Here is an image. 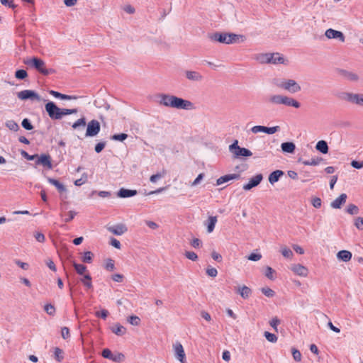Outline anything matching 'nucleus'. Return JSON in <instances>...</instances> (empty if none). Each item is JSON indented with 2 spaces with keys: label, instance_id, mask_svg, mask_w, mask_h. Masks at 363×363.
I'll list each match as a JSON object with an SVG mask.
<instances>
[{
  "label": "nucleus",
  "instance_id": "obj_1",
  "mask_svg": "<svg viewBox=\"0 0 363 363\" xmlns=\"http://www.w3.org/2000/svg\"><path fill=\"white\" fill-rule=\"evenodd\" d=\"M72 128L77 130H83L86 127L85 136H95L100 130V123L97 120L93 119L86 125V118L82 117L75 121Z\"/></svg>",
  "mask_w": 363,
  "mask_h": 363
},
{
  "label": "nucleus",
  "instance_id": "obj_2",
  "mask_svg": "<svg viewBox=\"0 0 363 363\" xmlns=\"http://www.w3.org/2000/svg\"><path fill=\"white\" fill-rule=\"evenodd\" d=\"M242 37L243 36L240 35L220 32H216L208 35V38L211 41L218 42L228 45L236 43L240 39V38Z\"/></svg>",
  "mask_w": 363,
  "mask_h": 363
},
{
  "label": "nucleus",
  "instance_id": "obj_3",
  "mask_svg": "<svg viewBox=\"0 0 363 363\" xmlns=\"http://www.w3.org/2000/svg\"><path fill=\"white\" fill-rule=\"evenodd\" d=\"M25 63L28 65L33 67L36 70H38L40 73L45 76L49 75L55 72V70L53 69H47L45 67V62L43 60L38 57H34L32 59L26 61Z\"/></svg>",
  "mask_w": 363,
  "mask_h": 363
},
{
  "label": "nucleus",
  "instance_id": "obj_4",
  "mask_svg": "<svg viewBox=\"0 0 363 363\" xmlns=\"http://www.w3.org/2000/svg\"><path fill=\"white\" fill-rule=\"evenodd\" d=\"M277 86L290 93L294 94L301 91V86L294 79L279 80L276 83Z\"/></svg>",
  "mask_w": 363,
  "mask_h": 363
},
{
  "label": "nucleus",
  "instance_id": "obj_5",
  "mask_svg": "<svg viewBox=\"0 0 363 363\" xmlns=\"http://www.w3.org/2000/svg\"><path fill=\"white\" fill-rule=\"evenodd\" d=\"M229 150L235 158H240L242 157H250L252 155V152L245 147H240L238 145V141L235 140L233 144L229 146Z\"/></svg>",
  "mask_w": 363,
  "mask_h": 363
},
{
  "label": "nucleus",
  "instance_id": "obj_6",
  "mask_svg": "<svg viewBox=\"0 0 363 363\" xmlns=\"http://www.w3.org/2000/svg\"><path fill=\"white\" fill-rule=\"evenodd\" d=\"M340 98L345 101L363 106V94L343 92L342 93Z\"/></svg>",
  "mask_w": 363,
  "mask_h": 363
},
{
  "label": "nucleus",
  "instance_id": "obj_7",
  "mask_svg": "<svg viewBox=\"0 0 363 363\" xmlns=\"http://www.w3.org/2000/svg\"><path fill=\"white\" fill-rule=\"evenodd\" d=\"M45 108L46 112L48 113L49 117L52 120H60L62 119V113L61 108L57 107V106L53 101L48 102Z\"/></svg>",
  "mask_w": 363,
  "mask_h": 363
},
{
  "label": "nucleus",
  "instance_id": "obj_8",
  "mask_svg": "<svg viewBox=\"0 0 363 363\" xmlns=\"http://www.w3.org/2000/svg\"><path fill=\"white\" fill-rule=\"evenodd\" d=\"M279 126H274V127H266L263 125H255L251 128L249 130H246V134H257L259 133H264L268 135H272L277 132L279 130Z\"/></svg>",
  "mask_w": 363,
  "mask_h": 363
},
{
  "label": "nucleus",
  "instance_id": "obj_9",
  "mask_svg": "<svg viewBox=\"0 0 363 363\" xmlns=\"http://www.w3.org/2000/svg\"><path fill=\"white\" fill-rule=\"evenodd\" d=\"M16 95L18 99L22 101L30 100L40 101L42 100L41 97L36 91L30 89L18 91Z\"/></svg>",
  "mask_w": 363,
  "mask_h": 363
},
{
  "label": "nucleus",
  "instance_id": "obj_10",
  "mask_svg": "<svg viewBox=\"0 0 363 363\" xmlns=\"http://www.w3.org/2000/svg\"><path fill=\"white\" fill-rule=\"evenodd\" d=\"M174 103L173 108L182 110H193L195 108L194 104L191 101L177 96H176Z\"/></svg>",
  "mask_w": 363,
  "mask_h": 363
},
{
  "label": "nucleus",
  "instance_id": "obj_11",
  "mask_svg": "<svg viewBox=\"0 0 363 363\" xmlns=\"http://www.w3.org/2000/svg\"><path fill=\"white\" fill-rule=\"evenodd\" d=\"M157 97L159 98L158 103L160 105L169 108L174 107V101L175 100L176 96L167 94H160L157 96Z\"/></svg>",
  "mask_w": 363,
  "mask_h": 363
},
{
  "label": "nucleus",
  "instance_id": "obj_12",
  "mask_svg": "<svg viewBox=\"0 0 363 363\" xmlns=\"http://www.w3.org/2000/svg\"><path fill=\"white\" fill-rule=\"evenodd\" d=\"M263 179V175L262 174H257L253 177L250 178L248 183L243 185V189L249 191L254 187L257 186Z\"/></svg>",
  "mask_w": 363,
  "mask_h": 363
},
{
  "label": "nucleus",
  "instance_id": "obj_13",
  "mask_svg": "<svg viewBox=\"0 0 363 363\" xmlns=\"http://www.w3.org/2000/svg\"><path fill=\"white\" fill-rule=\"evenodd\" d=\"M325 35L328 39H338L340 42L344 43L345 37L341 31L336 30L332 28L326 30Z\"/></svg>",
  "mask_w": 363,
  "mask_h": 363
},
{
  "label": "nucleus",
  "instance_id": "obj_14",
  "mask_svg": "<svg viewBox=\"0 0 363 363\" xmlns=\"http://www.w3.org/2000/svg\"><path fill=\"white\" fill-rule=\"evenodd\" d=\"M347 199V196L346 194H341L337 199L331 202L330 206L335 209L340 208L345 203Z\"/></svg>",
  "mask_w": 363,
  "mask_h": 363
},
{
  "label": "nucleus",
  "instance_id": "obj_15",
  "mask_svg": "<svg viewBox=\"0 0 363 363\" xmlns=\"http://www.w3.org/2000/svg\"><path fill=\"white\" fill-rule=\"evenodd\" d=\"M108 230L116 235H121L128 230V228L124 224H118L108 227Z\"/></svg>",
  "mask_w": 363,
  "mask_h": 363
},
{
  "label": "nucleus",
  "instance_id": "obj_16",
  "mask_svg": "<svg viewBox=\"0 0 363 363\" xmlns=\"http://www.w3.org/2000/svg\"><path fill=\"white\" fill-rule=\"evenodd\" d=\"M174 352L176 357L182 362L184 363L186 354L181 343L178 342L174 345Z\"/></svg>",
  "mask_w": 363,
  "mask_h": 363
},
{
  "label": "nucleus",
  "instance_id": "obj_17",
  "mask_svg": "<svg viewBox=\"0 0 363 363\" xmlns=\"http://www.w3.org/2000/svg\"><path fill=\"white\" fill-rule=\"evenodd\" d=\"M338 72L342 77L348 81L357 82L359 80L358 75L352 72H350L345 69H340Z\"/></svg>",
  "mask_w": 363,
  "mask_h": 363
},
{
  "label": "nucleus",
  "instance_id": "obj_18",
  "mask_svg": "<svg viewBox=\"0 0 363 363\" xmlns=\"http://www.w3.org/2000/svg\"><path fill=\"white\" fill-rule=\"evenodd\" d=\"M138 194L137 190L128 189L125 188H121L118 192L117 196L120 198H129L134 196Z\"/></svg>",
  "mask_w": 363,
  "mask_h": 363
},
{
  "label": "nucleus",
  "instance_id": "obj_19",
  "mask_svg": "<svg viewBox=\"0 0 363 363\" xmlns=\"http://www.w3.org/2000/svg\"><path fill=\"white\" fill-rule=\"evenodd\" d=\"M291 270L296 274L303 277H307L308 273V269L306 267H304L300 264H294L291 267Z\"/></svg>",
  "mask_w": 363,
  "mask_h": 363
},
{
  "label": "nucleus",
  "instance_id": "obj_20",
  "mask_svg": "<svg viewBox=\"0 0 363 363\" xmlns=\"http://www.w3.org/2000/svg\"><path fill=\"white\" fill-rule=\"evenodd\" d=\"M269 60V64H286V60L279 52L270 53Z\"/></svg>",
  "mask_w": 363,
  "mask_h": 363
},
{
  "label": "nucleus",
  "instance_id": "obj_21",
  "mask_svg": "<svg viewBox=\"0 0 363 363\" xmlns=\"http://www.w3.org/2000/svg\"><path fill=\"white\" fill-rule=\"evenodd\" d=\"M240 177V175L239 174H225L220 177H219L216 181L217 185H221L223 183L228 182L233 179H238Z\"/></svg>",
  "mask_w": 363,
  "mask_h": 363
},
{
  "label": "nucleus",
  "instance_id": "obj_22",
  "mask_svg": "<svg viewBox=\"0 0 363 363\" xmlns=\"http://www.w3.org/2000/svg\"><path fill=\"white\" fill-rule=\"evenodd\" d=\"M186 77L192 82H201L203 79V76L198 72L187 70L185 72Z\"/></svg>",
  "mask_w": 363,
  "mask_h": 363
},
{
  "label": "nucleus",
  "instance_id": "obj_23",
  "mask_svg": "<svg viewBox=\"0 0 363 363\" xmlns=\"http://www.w3.org/2000/svg\"><path fill=\"white\" fill-rule=\"evenodd\" d=\"M236 292L244 299H247L252 294V290L247 286H238L235 289Z\"/></svg>",
  "mask_w": 363,
  "mask_h": 363
},
{
  "label": "nucleus",
  "instance_id": "obj_24",
  "mask_svg": "<svg viewBox=\"0 0 363 363\" xmlns=\"http://www.w3.org/2000/svg\"><path fill=\"white\" fill-rule=\"evenodd\" d=\"M48 182L55 186L56 187V189H57V191L60 193V194H62L64 192H67V189L65 187V186L60 182L58 180L55 179H53V178H50L48 177Z\"/></svg>",
  "mask_w": 363,
  "mask_h": 363
},
{
  "label": "nucleus",
  "instance_id": "obj_25",
  "mask_svg": "<svg viewBox=\"0 0 363 363\" xmlns=\"http://www.w3.org/2000/svg\"><path fill=\"white\" fill-rule=\"evenodd\" d=\"M284 174V172L282 170H275L272 172L269 175V182L271 184H274V183L277 182L281 177H282Z\"/></svg>",
  "mask_w": 363,
  "mask_h": 363
},
{
  "label": "nucleus",
  "instance_id": "obj_26",
  "mask_svg": "<svg viewBox=\"0 0 363 363\" xmlns=\"http://www.w3.org/2000/svg\"><path fill=\"white\" fill-rule=\"evenodd\" d=\"M217 216H209L208 220L205 221L204 225L207 228L208 233H212L217 223Z\"/></svg>",
  "mask_w": 363,
  "mask_h": 363
},
{
  "label": "nucleus",
  "instance_id": "obj_27",
  "mask_svg": "<svg viewBox=\"0 0 363 363\" xmlns=\"http://www.w3.org/2000/svg\"><path fill=\"white\" fill-rule=\"evenodd\" d=\"M39 162L43 167H48L49 169L52 168L51 157L49 155L42 154L39 157Z\"/></svg>",
  "mask_w": 363,
  "mask_h": 363
},
{
  "label": "nucleus",
  "instance_id": "obj_28",
  "mask_svg": "<svg viewBox=\"0 0 363 363\" xmlns=\"http://www.w3.org/2000/svg\"><path fill=\"white\" fill-rule=\"evenodd\" d=\"M111 330L114 334L122 336L126 333V328L121 325L120 323H116L111 328Z\"/></svg>",
  "mask_w": 363,
  "mask_h": 363
},
{
  "label": "nucleus",
  "instance_id": "obj_29",
  "mask_svg": "<svg viewBox=\"0 0 363 363\" xmlns=\"http://www.w3.org/2000/svg\"><path fill=\"white\" fill-rule=\"evenodd\" d=\"M337 257L338 259L346 262L352 259V253L348 250H340L337 252Z\"/></svg>",
  "mask_w": 363,
  "mask_h": 363
},
{
  "label": "nucleus",
  "instance_id": "obj_30",
  "mask_svg": "<svg viewBox=\"0 0 363 363\" xmlns=\"http://www.w3.org/2000/svg\"><path fill=\"white\" fill-rule=\"evenodd\" d=\"M281 150L286 153H294L296 149L295 144L292 142H285L281 145Z\"/></svg>",
  "mask_w": 363,
  "mask_h": 363
},
{
  "label": "nucleus",
  "instance_id": "obj_31",
  "mask_svg": "<svg viewBox=\"0 0 363 363\" xmlns=\"http://www.w3.org/2000/svg\"><path fill=\"white\" fill-rule=\"evenodd\" d=\"M283 105L287 106H292L296 108H298L300 107L301 104L298 101L294 99L293 98L285 96Z\"/></svg>",
  "mask_w": 363,
  "mask_h": 363
},
{
  "label": "nucleus",
  "instance_id": "obj_32",
  "mask_svg": "<svg viewBox=\"0 0 363 363\" xmlns=\"http://www.w3.org/2000/svg\"><path fill=\"white\" fill-rule=\"evenodd\" d=\"M315 148L323 154H326L328 152V145L327 142L325 140L318 141L315 145Z\"/></svg>",
  "mask_w": 363,
  "mask_h": 363
},
{
  "label": "nucleus",
  "instance_id": "obj_33",
  "mask_svg": "<svg viewBox=\"0 0 363 363\" xmlns=\"http://www.w3.org/2000/svg\"><path fill=\"white\" fill-rule=\"evenodd\" d=\"M270 53H260L255 56V60L261 64H269Z\"/></svg>",
  "mask_w": 363,
  "mask_h": 363
},
{
  "label": "nucleus",
  "instance_id": "obj_34",
  "mask_svg": "<svg viewBox=\"0 0 363 363\" xmlns=\"http://www.w3.org/2000/svg\"><path fill=\"white\" fill-rule=\"evenodd\" d=\"M80 281L86 288V289H91L93 288L91 277L89 274H85L84 277L80 279Z\"/></svg>",
  "mask_w": 363,
  "mask_h": 363
},
{
  "label": "nucleus",
  "instance_id": "obj_35",
  "mask_svg": "<svg viewBox=\"0 0 363 363\" xmlns=\"http://www.w3.org/2000/svg\"><path fill=\"white\" fill-rule=\"evenodd\" d=\"M54 357L57 362H62L64 359V352L59 347H55Z\"/></svg>",
  "mask_w": 363,
  "mask_h": 363
},
{
  "label": "nucleus",
  "instance_id": "obj_36",
  "mask_svg": "<svg viewBox=\"0 0 363 363\" xmlns=\"http://www.w3.org/2000/svg\"><path fill=\"white\" fill-rule=\"evenodd\" d=\"M286 96L274 95L269 99V101L274 104H283Z\"/></svg>",
  "mask_w": 363,
  "mask_h": 363
},
{
  "label": "nucleus",
  "instance_id": "obj_37",
  "mask_svg": "<svg viewBox=\"0 0 363 363\" xmlns=\"http://www.w3.org/2000/svg\"><path fill=\"white\" fill-rule=\"evenodd\" d=\"M359 211L358 206L352 203L349 204L346 208V212L350 215H357Z\"/></svg>",
  "mask_w": 363,
  "mask_h": 363
},
{
  "label": "nucleus",
  "instance_id": "obj_38",
  "mask_svg": "<svg viewBox=\"0 0 363 363\" xmlns=\"http://www.w3.org/2000/svg\"><path fill=\"white\" fill-rule=\"evenodd\" d=\"M94 254L90 251L84 253L82 261L85 263H91L92 262Z\"/></svg>",
  "mask_w": 363,
  "mask_h": 363
},
{
  "label": "nucleus",
  "instance_id": "obj_39",
  "mask_svg": "<svg viewBox=\"0 0 363 363\" xmlns=\"http://www.w3.org/2000/svg\"><path fill=\"white\" fill-rule=\"evenodd\" d=\"M323 159L321 157L313 158L311 160H304L302 161V163L304 165H312L315 166L318 165Z\"/></svg>",
  "mask_w": 363,
  "mask_h": 363
},
{
  "label": "nucleus",
  "instance_id": "obj_40",
  "mask_svg": "<svg viewBox=\"0 0 363 363\" xmlns=\"http://www.w3.org/2000/svg\"><path fill=\"white\" fill-rule=\"evenodd\" d=\"M73 266L77 272V274L82 275L84 272L86 270V267L82 264H78L76 262L73 263Z\"/></svg>",
  "mask_w": 363,
  "mask_h": 363
},
{
  "label": "nucleus",
  "instance_id": "obj_41",
  "mask_svg": "<svg viewBox=\"0 0 363 363\" xmlns=\"http://www.w3.org/2000/svg\"><path fill=\"white\" fill-rule=\"evenodd\" d=\"M275 274V270H274L271 267H267L265 268L264 275L270 280H274L275 277L274 274Z\"/></svg>",
  "mask_w": 363,
  "mask_h": 363
},
{
  "label": "nucleus",
  "instance_id": "obj_42",
  "mask_svg": "<svg viewBox=\"0 0 363 363\" xmlns=\"http://www.w3.org/2000/svg\"><path fill=\"white\" fill-rule=\"evenodd\" d=\"M281 253L285 258L287 259L291 258L294 255L291 250L286 247H284L281 249Z\"/></svg>",
  "mask_w": 363,
  "mask_h": 363
},
{
  "label": "nucleus",
  "instance_id": "obj_43",
  "mask_svg": "<svg viewBox=\"0 0 363 363\" xmlns=\"http://www.w3.org/2000/svg\"><path fill=\"white\" fill-rule=\"evenodd\" d=\"M6 126L11 130L16 131L19 129L18 125L13 120L6 122Z\"/></svg>",
  "mask_w": 363,
  "mask_h": 363
},
{
  "label": "nucleus",
  "instance_id": "obj_44",
  "mask_svg": "<svg viewBox=\"0 0 363 363\" xmlns=\"http://www.w3.org/2000/svg\"><path fill=\"white\" fill-rule=\"evenodd\" d=\"M140 321H141V320H140V318L138 316H137V315H130V316L128 318V322L130 324H131V325H135V326H138V325H140Z\"/></svg>",
  "mask_w": 363,
  "mask_h": 363
},
{
  "label": "nucleus",
  "instance_id": "obj_45",
  "mask_svg": "<svg viewBox=\"0 0 363 363\" xmlns=\"http://www.w3.org/2000/svg\"><path fill=\"white\" fill-rule=\"evenodd\" d=\"M264 336L265 337V338L270 342H276L277 341V336L274 334V333H271L269 332H264Z\"/></svg>",
  "mask_w": 363,
  "mask_h": 363
},
{
  "label": "nucleus",
  "instance_id": "obj_46",
  "mask_svg": "<svg viewBox=\"0 0 363 363\" xmlns=\"http://www.w3.org/2000/svg\"><path fill=\"white\" fill-rule=\"evenodd\" d=\"M165 174V171L163 170L162 172H158L155 174H152L150 178V181L152 183H155L157 182L160 179H161L162 177H163Z\"/></svg>",
  "mask_w": 363,
  "mask_h": 363
},
{
  "label": "nucleus",
  "instance_id": "obj_47",
  "mask_svg": "<svg viewBox=\"0 0 363 363\" xmlns=\"http://www.w3.org/2000/svg\"><path fill=\"white\" fill-rule=\"evenodd\" d=\"M28 76V73L25 69H18L15 72V77L18 79H24Z\"/></svg>",
  "mask_w": 363,
  "mask_h": 363
},
{
  "label": "nucleus",
  "instance_id": "obj_48",
  "mask_svg": "<svg viewBox=\"0 0 363 363\" xmlns=\"http://www.w3.org/2000/svg\"><path fill=\"white\" fill-rule=\"evenodd\" d=\"M125 356L123 353L118 352L117 354H113L111 360L115 362H121L124 360Z\"/></svg>",
  "mask_w": 363,
  "mask_h": 363
},
{
  "label": "nucleus",
  "instance_id": "obj_49",
  "mask_svg": "<svg viewBox=\"0 0 363 363\" xmlns=\"http://www.w3.org/2000/svg\"><path fill=\"white\" fill-rule=\"evenodd\" d=\"M33 236L35 238V240L40 243H43L45 241V235L41 232L35 231L33 233Z\"/></svg>",
  "mask_w": 363,
  "mask_h": 363
},
{
  "label": "nucleus",
  "instance_id": "obj_50",
  "mask_svg": "<svg viewBox=\"0 0 363 363\" xmlns=\"http://www.w3.org/2000/svg\"><path fill=\"white\" fill-rule=\"evenodd\" d=\"M291 353H292L293 358L296 362L301 361V354L299 350L293 347L291 349Z\"/></svg>",
  "mask_w": 363,
  "mask_h": 363
},
{
  "label": "nucleus",
  "instance_id": "obj_51",
  "mask_svg": "<svg viewBox=\"0 0 363 363\" xmlns=\"http://www.w3.org/2000/svg\"><path fill=\"white\" fill-rule=\"evenodd\" d=\"M44 309L45 312L50 315H54L55 313V308L51 303H48L45 306Z\"/></svg>",
  "mask_w": 363,
  "mask_h": 363
},
{
  "label": "nucleus",
  "instance_id": "obj_52",
  "mask_svg": "<svg viewBox=\"0 0 363 363\" xmlns=\"http://www.w3.org/2000/svg\"><path fill=\"white\" fill-rule=\"evenodd\" d=\"M354 225L358 230H363V218L362 217L355 218Z\"/></svg>",
  "mask_w": 363,
  "mask_h": 363
},
{
  "label": "nucleus",
  "instance_id": "obj_53",
  "mask_svg": "<svg viewBox=\"0 0 363 363\" xmlns=\"http://www.w3.org/2000/svg\"><path fill=\"white\" fill-rule=\"evenodd\" d=\"M105 269L110 272H112L115 269L114 261L112 259L109 258L106 260Z\"/></svg>",
  "mask_w": 363,
  "mask_h": 363
},
{
  "label": "nucleus",
  "instance_id": "obj_54",
  "mask_svg": "<svg viewBox=\"0 0 363 363\" xmlns=\"http://www.w3.org/2000/svg\"><path fill=\"white\" fill-rule=\"evenodd\" d=\"M185 257L192 261L198 259V255L193 251H186L184 253Z\"/></svg>",
  "mask_w": 363,
  "mask_h": 363
},
{
  "label": "nucleus",
  "instance_id": "obj_55",
  "mask_svg": "<svg viewBox=\"0 0 363 363\" xmlns=\"http://www.w3.org/2000/svg\"><path fill=\"white\" fill-rule=\"evenodd\" d=\"M108 313H109L106 309H102L100 311H96L95 313V316L105 320L108 317Z\"/></svg>",
  "mask_w": 363,
  "mask_h": 363
},
{
  "label": "nucleus",
  "instance_id": "obj_56",
  "mask_svg": "<svg viewBox=\"0 0 363 363\" xmlns=\"http://www.w3.org/2000/svg\"><path fill=\"white\" fill-rule=\"evenodd\" d=\"M21 125L23 128L28 130H30L33 128L30 120L28 118H24L21 123Z\"/></svg>",
  "mask_w": 363,
  "mask_h": 363
},
{
  "label": "nucleus",
  "instance_id": "obj_57",
  "mask_svg": "<svg viewBox=\"0 0 363 363\" xmlns=\"http://www.w3.org/2000/svg\"><path fill=\"white\" fill-rule=\"evenodd\" d=\"M261 291L267 297H273L275 294L274 291L268 287L262 288Z\"/></svg>",
  "mask_w": 363,
  "mask_h": 363
},
{
  "label": "nucleus",
  "instance_id": "obj_58",
  "mask_svg": "<svg viewBox=\"0 0 363 363\" xmlns=\"http://www.w3.org/2000/svg\"><path fill=\"white\" fill-rule=\"evenodd\" d=\"M206 274L211 277H216L218 274V271L214 267H208L206 269Z\"/></svg>",
  "mask_w": 363,
  "mask_h": 363
},
{
  "label": "nucleus",
  "instance_id": "obj_59",
  "mask_svg": "<svg viewBox=\"0 0 363 363\" xmlns=\"http://www.w3.org/2000/svg\"><path fill=\"white\" fill-rule=\"evenodd\" d=\"M311 204L315 208H319L321 206L322 201L319 197H314L311 200Z\"/></svg>",
  "mask_w": 363,
  "mask_h": 363
},
{
  "label": "nucleus",
  "instance_id": "obj_60",
  "mask_svg": "<svg viewBox=\"0 0 363 363\" xmlns=\"http://www.w3.org/2000/svg\"><path fill=\"white\" fill-rule=\"evenodd\" d=\"M61 335L63 339H68L70 337L69 329L67 327H63L61 330Z\"/></svg>",
  "mask_w": 363,
  "mask_h": 363
},
{
  "label": "nucleus",
  "instance_id": "obj_61",
  "mask_svg": "<svg viewBox=\"0 0 363 363\" xmlns=\"http://www.w3.org/2000/svg\"><path fill=\"white\" fill-rule=\"evenodd\" d=\"M101 355L104 358L108 359L111 360V359L112 358L113 353L109 349L106 348L103 350Z\"/></svg>",
  "mask_w": 363,
  "mask_h": 363
},
{
  "label": "nucleus",
  "instance_id": "obj_62",
  "mask_svg": "<svg viewBox=\"0 0 363 363\" xmlns=\"http://www.w3.org/2000/svg\"><path fill=\"white\" fill-rule=\"evenodd\" d=\"M21 154L23 157L30 161L35 160L38 157V155H30L25 150H22Z\"/></svg>",
  "mask_w": 363,
  "mask_h": 363
},
{
  "label": "nucleus",
  "instance_id": "obj_63",
  "mask_svg": "<svg viewBox=\"0 0 363 363\" xmlns=\"http://www.w3.org/2000/svg\"><path fill=\"white\" fill-rule=\"evenodd\" d=\"M280 323V320L275 317V318H273L270 321H269V324L270 325L276 330L277 331V326Z\"/></svg>",
  "mask_w": 363,
  "mask_h": 363
},
{
  "label": "nucleus",
  "instance_id": "obj_64",
  "mask_svg": "<svg viewBox=\"0 0 363 363\" xmlns=\"http://www.w3.org/2000/svg\"><path fill=\"white\" fill-rule=\"evenodd\" d=\"M351 166L355 169H359L363 167V161L352 160Z\"/></svg>",
  "mask_w": 363,
  "mask_h": 363
}]
</instances>
